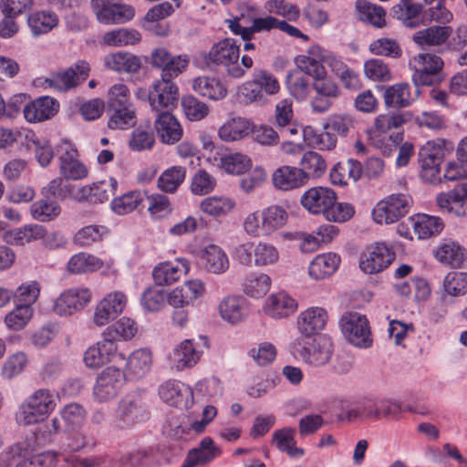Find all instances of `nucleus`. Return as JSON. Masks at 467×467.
Returning a JSON list of instances; mask_svg holds the SVG:
<instances>
[{
    "mask_svg": "<svg viewBox=\"0 0 467 467\" xmlns=\"http://www.w3.org/2000/svg\"><path fill=\"white\" fill-rule=\"evenodd\" d=\"M271 287V278L265 274L249 275L244 285V292L252 297H262Z\"/></svg>",
    "mask_w": 467,
    "mask_h": 467,
    "instance_id": "bf43d9fd",
    "label": "nucleus"
},
{
    "mask_svg": "<svg viewBox=\"0 0 467 467\" xmlns=\"http://www.w3.org/2000/svg\"><path fill=\"white\" fill-rule=\"evenodd\" d=\"M287 86L291 94L297 99H305L310 90V78L300 70L287 76Z\"/></svg>",
    "mask_w": 467,
    "mask_h": 467,
    "instance_id": "69168bd1",
    "label": "nucleus"
},
{
    "mask_svg": "<svg viewBox=\"0 0 467 467\" xmlns=\"http://www.w3.org/2000/svg\"><path fill=\"white\" fill-rule=\"evenodd\" d=\"M59 109V103L50 97H40L23 109L25 119L28 122H40L54 117Z\"/></svg>",
    "mask_w": 467,
    "mask_h": 467,
    "instance_id": "b1692460",
    "label": "nucleus"
},
{
    "mask_svg": "<svg viewBox=\"0 0 467 467\" xmlns=\"http://www.w3.org/2000/svg\"><path fill=\"white\" fill-rule=\"evenodd\" d=\"M189 270L188 261L180 258L173 262H162L156 265L152 271V277L159 286L170 285L180 280Z\"/></svg>",
    "mask_w": 467,
    "mask_h": 467,
    "instance_id": "4be33fe9",
    "label": "nucleus"
},
{
    "mask_svg": "<svg viewBox=\"0 0 467 467\" xmlns=\"http://www.w3.org/2000/svg\"><path fill=\"white\" fill-rule=\"evenodd\" d=\"M296 308V300L283 292L270 296L264 306L265 314L275 318L286 317L292 314Z\"/></svg>",
    "mask_w": 467,
    "mask_h": 467,
    "instance_id": "79ce46f5",
    "label": "nucleus"
},
{
    "mask_svg": "<svg viewBox=\"0 0 467 467\" xmlns=\"http://www.w3.org/2000/svg\"><path fill=\"white\" fill-rule=\"evenodd\" d=\"M159 394L161 399L170 406L187 409L193 402L191 388L181 381L169 380L161 385Z\"/></svg>",
    "mask_w": 467,
    "mask_h": 467,
    "instance_id": "aec40b11",
    "label": "nucleus"
},
{
    "mask_svg": "<svg viewBox=\"0 0 467 467\" xmlns=\"http://www.w3.org/2000/svg\"><path fill=\"white\" fill-rule=\"evenodd\" d=\"M286 211L279 205H271L262 211L249 213L244 221L245 233L253 237L270 235L282 228L287 221Z\"/></svg>",
    "mask_w": 467,
    "mask_h": 467,
    "instance_id": "f257e3e1",
    "label": "nucleus"
},
{
    "mask_svg": "<svg viewBox=\"0 0 467 467\" xmlns=\"http://www.w3.org/2000/svg\"><path fill=\"white\" fill-rule=\"evenodd\" d=\"M221 166L227 173L242 174L251 167V160L239 152L229 153L221 158Z\"/></svg>",
    "mask_w": 467,
    "mask_h": 467,
    "instance_id": "052dcab7",
    "label": "nucleus"
},
{
    "mask_svg": "<svg viewBox=\"0 0 467 467\" xmlns=\"http://www.w3.org/2000/svg\"><path fill=\"white\" fill-rule=\"evenodd\" d=\"M340 257L336 254L327 253L317 255L309 265V275L313 278L324 279L331 275L338 267Z\"/></svg>",
    "mask_w": 467,
    "mask_h": 467,
    "instance_id": "c03bdc74",
    "label": "nucleus"
},
{
    "mask_svg": "<svg viewBox=\"0 0 467 467\" xmlns=\"http://www.w3.org/2000/svg\"><path fill=\"white\" fill-rule=\"evenodd\" d=\"M422 5L414 0H400L392 7L393 16L402 22L406 27L415 28L421 25Z\"/></svg>",
    "mask_w": 467,
    "mask_h": 467,
    "instance_id": "72a5a7b5",
    "label": "nucleus"
},
{
    "mask_svg": "<svg viewBox=\"0 0 467 467\" xmlns=\"http://www.w3.org/2000/svg\"><path fill=\"white\" fill-rule=\"evenodd\" d=\"M395 259V253L385 244L371 245L361 254L359 266L366 274H377L386 269Z\"/></svg>",
    "mask_w": 467,
    "mask_h": 467,
    "instance_id": "4468645a",
    "label": "nucleus"
},
{
    "mask_svg": "<svg viewBox=\"0 0 467 467\" xmlns=\"http://www.w3.org/2000/svg\"><path fill=\"white\" fill-rule=\"evenodd\" d=\"M334 348L329 337L319 336L313 340L309 348H303L300 351L301 358L313 366H323L327 364L333 354Z\"/></svg>",
    "mask_w": 467,
    "mask_h": 467,
    "instance_id": "5701e85b",
    "label": "nucleus"
},
{
    "mask_svg": "<svg viewBox=\"0 0 467 467\" xmlns=\"http://www.w3.org/2000/svg\"><path fill=\"white\" fill-rule=\"evenodd\" d=\"M201 351L197 350L190 339L182 341L170 355L172 365L179 370L192 368L197 364L201 358Z\"/></svg>",
    "mask_w": 467,
    "mask_h": 467,
    "instance_id": "ea45409f",
    "label": "nucleus"
},
{
    "mask_svg": "<svg viewBox=\"0 0 467 467\" xmlns=\"http://www.w3.org/2000/svg\"><path fill=\"white\" fill-rule=\"evenodd\" d=\"M295 432L296 431L292 428H284L275 431L273 434V442L275 443L277 449L286 452L292 458L304 454V450L296 446Z\"/></svg>",
    "mask_w": 467,
    "mask_h": 467,
    "instance_id": "6e6d98bb",
    "label": "nucleus"
},
{
    "mask_svg": "<svg viewBox=\"0 0 467 467\" xmlns=\"http://www.w3.org/2000/svg\"><path fill=\"white\" fill-rule=\"evenodd\" d=\"M154 127L162 143L174 144L182 137V128L177 119L169 111L158 114Z\"/></svg>",
    "mask_w": 467,
    "mask_h": 467,
    "instance_id": "393cba45",
    "label": "nucleus"
},
{
    "mask_svg": "<svg viewBox=\"0 0 467 467\" xmlns=\"http://www.w3.org/2000/svg\"><path fill=\"white\" fill-rule=\"evenodd\" d=\"M253 130L251 119L242 117H234L223 123L218 135L223 141H235L248 136Z\"/></svg>",
    "mask_w": 467,
    "mask_h": 467,
    "instance_id": "f704fd0d",
    "label": "nucleus"
},
{
    "mask_svg": "<svg viewBox=\"0 0 467 467\" xmlns=\"http://www.w3.org/2000/svg\"><path fill=\"white\" fill-rule=\"evenodd\" d=\"M274 186L281 191L298 189L306 184L304 173L298 167L284 165L274 171L272 174Z\"/></svg>",
    "mask_w": 467,
    "mask_h": 467,
    "instance_id": "c756f323",
    "label": "nucleus"
},
{
    "mask_svg": "<svg viewBox=\"0 0 467 467\" xmlns=\"http://www.w3.org/2000/svg\"><path fill=\"white\" fill-rule=\"evenodd\" d=\"M57 454L45 451L28 456L19 445H14L0 454V467H56Z\"/></svg>",
    "mask_w": 467,
    "mask_h": 467,
    "instance_id": "39448f33",
    "label": "nucleus"
},
{
    "mask_svg": "<svg viewBox=\"0 0 467 467\" xmlns=\"http://www.w3.org/2000/svg\"><path fill=\"white\" fill-rule=\"evenodd\" d=\"M436 203L442 213L456 217L467 216V183L441 192L436 197Z\"/></svg>",
    "mask_w": 467,
    "mask_h": 467,
    "instance_id": "dca6fc26",
    "label": "nucleus"
},
{
    "mask_svg": "<svg viewBox=\"0 0 467 467\" xmlns=\"http://www.w3.org/2000/svg\"><path fill=\"white\" fill-rule=\"evenodd\" d=\"M46 229L38 224H29L6 231L3 234L5 243L13 245H24L32 241L44 238Z\"/></svg>",
    "mask_w": 467,
    "mask_h": 467,
    "instance_id": "e433bc0d",
    "label": "nucleus"
},
{
    "mask_svg": "<svg viewBox=\"0 0 467 467\" xmlns=\"http://www.w3.org/2000/svg\"><path fill=\"white\" fill-rule=\"evenodd\" d=\"M124 381V373L114 367L105 368L97 378L93 389L94 398L99 402L114 399Z\"/></svg>",
    "mask_w": 467,
    "mask_h": 467,
    "instance_id": "2eb2a0df",
    "label": "nucleus"
},
{
    "mask_svg": "<svg viewBox=\"0 0 467 467\" xmlns=\"http://www.w3.org/2000/svg\"><path fill=\"white\" fill-rule=\"evenodd\" d=\"M414 233L419 239H427L439 234L444 223L441 218L428 214H418L412 218Z\"/></svg>",
    "mask_w": 467,
    "mask_h": 467,
    "instance_id": "49530a36",
    "label": "nucleus"
},
{
    "mask_svg": "<svg viewBox=\"0 0 467 467\" xmlns=\"http://www.w3.org/2000/svg\"><path fill=\"white\" fill-rule=\"evenodd\" d=\"M143 419V410L136 400L122 399L119 403L118 416L114 427L123 430L135 425Z\"/></svg>",
    "mask_w": 467,
    "mask_h": 467,
    "instance_id": "2f4dec72",
    "label": "nucleus"
},
{
    "mask_svg": "<svg viewBox=\"0 0 467 467\" xmlns=\"http://www.w3.org/2000/svg\"><path fill=\"white\" fill-rule=\"evenodd\" d=\"M59 173L66 180H81L88 175V169L78 159V150L68 140H61L57 146Z\"/></svg>",
    "mask_w": 467,
    "mask_h": 467,
    "instance_id": "9b49d317",
    "label": "nucleus"
},
{
    "mask_svg": "<svg viewBox=\"0 0 467 467\" xmlns=\"http://www.w3.org/2000/svg\"><path fill=\"white\" fill-rule=\"evenodd\" d=\"M189 62L188 56H173L164 47H157L150 53L151 66L161 69V78L166 80L177 78L186 69Z\"/></svg>",
    "mask_w": 467,
    "mask_h": 467,
    "instance_id": "f8f14e48",
    "label": "nucleus"
},
{
    "mask_svg": "<svg viewBox=\"0 0 467 467\" xmlns=\"http://www.w3.org/2000/svg\"><path fill=\"white\" fill-rule=\"evenodd\" d=\"M90 67L85 60H79L64 70L54 73L46 78L45 83L57 90L67 91L85 81L89 76Z\"/></svg>",
    "mask_w": 467,
    "mask_h": 467,
    "instance_id": "ddd939ff",
    "label": "nucleus"
},
{
    "mask_svg": "<svg viewBox=\"0 0 467 467\" xmlns=\"http://www.w3.org/2000/svg\"><path fill=\"white\" fill-rule=\"evenodd\" d=\"M434 255L440 262L452 267H462L466 261L465 248L452 241L445 242L437 247Z\"/></svg>",
    "mask_w": 467,
    "mask_h": 467,
    "instance_id": "a18cd8bd",
    "label": "nucleus"
},
{
    "mask_svg": "<svg viewBox=\"0 0 467 467\" xmlns=\"http://www.w3.org/2000/svg\"><path fill=\"white\" fill-rule=\"evenodd\" d=\"M327 317V313L324 308L309 307L299 315L298 329L306 337H311L325 327Z\"/></svg>",
    "mask_w": 467,
    "mask_h": 467,
    "instance_id": "7c9ffc66",
    "label": "nucleus"
},
{
    "mask_svg": "<svg viewBox=\"0 0 467 467\" xmlns=\"http://www.w3.org/2000/svg\"><path fill=\"white\" fill-rule=\"evenodd\" d=\"M363 173L361 163L348 159L337 162L330 171V180L333 184L348 185L356 182Z\"/></svg>",
    "mask_w": 467,
    "mask_h": 467,
    "instance_id": "473e14b6",
    "label": "nucleus"
},
{
    "mask_svg": "<svg viewBox=\"0 0 467 467\" xmlns=\"http://www.w3.org/2000/svg\"><path fill=\"white\" fill-rule=\"evenodd\" d=\"M154 133L150 126L136 128L130 138L129 146L131 150L141 151L150 150L154 145Z\"/></svg>",
    "mask_w": 467,
    "mask_h": 467,
    "instance_id": "680f3d73",
    "label": "nucleus"
},
{
    "mask_svg": "<svg viewBox=\"0 0 467 467\" xmlns=\"http://www.w3.org/2000/svg\"><path fill=\"white\" fill-rule=\"evenodd\" d=\"M143 194L138 191L125 193L112 201V210L118 214L130 213L143 202Z\"/></svg>",
    "mask_w": 467,
    "mask_h": 467,
    "instance_id": "e2e57ef3",
    "label": "nucleus"
},
{
    "mask_svg": "<svg viewBox=\"0 0 467 467\" xmlns=\"http://www.w3.org/2000/svg\"><path fill=\"white\" fill-rule=\"evenodd\" d=\"M411 202L407 194H391L377 203L372 211L373 219L379 224L396 223L409 213Z\"/></svg>",
    "mask_w": 467,
    "mask_h": 467,
    "instance_id": "423d86ee",
    "label": "nucleus"
},
{
    "mask_svg": "<svg viewBox=\"0 0 467 467\" xmlns=\"http://www.w3.org/2000/svg\"><path fill=\"white\" fill-rule=\"evenodd\" d=\"M28 26L35 36L47 34L58 25V17L52 12H36L27 18Z\"/></svg>",
    "mask_w": 467,
    "mask_h": 467,
    "instance_id": "5fc2aeb1",
    "label": "nucleus"
},
{
    "mask_svg": "<svg viewBox=\"0 0 467 467\" xmlns=\"http://www.w3.org/2000/svg\"><path fill=\"white\" fill-rule=\"evenodd\" d=\"M220 447L216 446L210 437L203 438L199 446L191 450L181 467H195L204 465L221 454Z\"/></svg>",
    "mask_w": 467,
    "mask_h": 467,
    "instance_id": "c85d7f7f",
    "label": "nucleus"
},
{
    "mask_svg": "<svg viewBox=\"0 0 467 467\" xmlns=\"http://www.w3.org/2000/svg\"><path fill=\"white\" fill-rule=\"evenodd\" d=\"M339 229L332 224H323L317 227V236L309 235L301 244L300 249L304 253H311L317 249L319 244L330 243L338 234Z\"/></svg>",
    "mask_w": 467,
    "mask_h": 467,
    "instance_id": "09e8293b",
    "label": "nucleus"
},
{
    "mask_svg": "<svg viewBox=\"0 0 467 467\" xmlns=\"http://www.w3.org/2000/svg\"><path fill=\"white\" fill-rule=\"evenodd\" d=\"M221 317L231 324H237L248 316L247 301L241 296H225L218 306Z\"/></svg>",
    "mask_w": 467,
    "mask_h": 467,
    "instance_id": "cd10ccee",
    "label": "nucleus"
},
{
    "mask_svg": "<svg viewBox=\"0 0 467 467\" xmlns=\"http://www.w3.org/2000/svg\"><path fill=\"white\" fill-rule=\"evenodd\" d=\"M145 93L151 109L158 112L169 111L175 107L179 99L177 85L172 80L161 78L155 81Z\"/></svg>",
    "mask_w": 467,
    "mask_h": 467,
    "instance_id": "9d476101",
    "label": "nucleus"
},
{
    "mask_svg": "<svg viewBox=\"0 0 467 467\" xmlns=\"http://www.w3.org/2000/svg\"><path fill=\"white\" fill-rule=\"evenodd\" d=\"M151 362L152 358L150 350L146 348L138 349L130 356L127 368L134 376L140 378L149 371Z\"/></svg>",
    "mask_w": 467,
    "mask_h": 467,
    "instance_id": "13d9d810",
    "label": "nucleus"
},
{
    "mask_svg": "<svg viewBox=\"0 0 467 467\" xmlns=\"http://www.w3.org/2000/svg\"><path fill=\"white\" fill-rule=\"evenodd\" d=\"M342 332L347 339L359 348H368L372 344L370 327L366 316L351 312L342 317Z\"/></svg>",
    "mask_w": 467,
    "mask_h": 467,
    "instance_id": "6e6552de",
    "label": "nucleus"
},
{
    "mask_svg": "<svg viewBox=\"0 0 467 467\" xmlns=\"http://www.w3.org/2000/svg\"><path fill=\"white\" fill-rule=\"evenodd\" d=\"M299 171L304 173V180L306 184L311 179L322 177L327 168L324 157L314 150L306 151L299 161Z\"/></svg>",
    "mask_w": 467,
    "mask_h": 467,
    "instance_id": "4c0bfd02",
    "label": "nucleus"
},
{
    "mask_svg": "<svg viewBox=\"0 0 467 467\" xmlns=\"http://www.w3.org/2000/svg\"><path fill=\"white\" fill-rule=\"evenodd\" d=\"M452 34L449 26H431L417 31L412 40L421 48H432L445 44Z\"/></svg>",
    "mask_w": 467,
    "mask_h": 467,
    "instance_id": "bb28decb",
    "label": "nucleus"
},
{
    "mask_svg": "<svg viewBox=\"0 0 467 467\" xmlns=\"http://www.w3.org/2000/svg\"><path fill=\"white\" fill-rule=\"evenodd\" d=\"M417 63L412 80L415 86H431L442 79V59L434 54L422 53L414 57Z\"/></svg>",
    "mask_w": 467,
    "mask_h": 467,
    "instance_id": "1a4fd4ad",
    "label": "nucleus"
},
{
    "mask_svg": "<svg viewBox=\"0 0 467 467\" xmlns=\"http://www.w3.org/2000/svg\"><path fill=\"white\" fill-rule=\"evenodd\" d=\"M103 266V261L96 255L78 253L74 254L67 262V270L72 274L92 273Z\"/></svg>",
    "mask_w": 467,
    "mask_h": 467,
    "instance_id": "de8ad7c7",
    "label": "nucleus"
},
{
    "mask_svg": "<svg viewBox=\"0 0 467 467\" xmlns=\"http://www.w3.org/2000/svg\"><path fill=\"white\" fill-rule=\"evenodd\" d=\"M182 106L185 116L191 121H198L209 114V107L192 95L184 96Z\"/></svg>",
    "mask_w": 467,
    "mask_h": 467,
    "instance_id": "0e129e2a",
    "label": "nucleus"
},
{
    "mask_svg": "<svg viewBox=\"0 0 467 467\" xmlns=\"http://www.w3.org/2000/svg\"><path fill=\"white\" fill-rule=\"evenodd\" d=\"M56 400L55 393L48 389H40L35 391L21 405L17 420L24 425L43 421L55 410Z\"/></svg>",
    "mask_w": 467,
    "mask_h": 467,
    "instance_id": "f03ea898",
    "label": "nucleus"
},
{
    "mask_svg": "<svg viewBox=\"0 0 467 467\" xmlns=\"http://www.w3.org/2000/svg\"><path fill=\"white\" fill-rule=\"evenodd\" d=\"M444 291L452 296L467 294V273L450 272L443 280Z\"/></svg>",
    "mask_w": 467,
    "mask_h": 467,
    "instance_id": "338daca9",
    "label": "nucleus"
},
{
    "mask_svg": "<svg viewBox=\"0 0 467 467\" xmlns=\"http://www.w3.org/2000/svg\"><path fill=\"white\" fill-rule=\"evenodd\" d=\"M358 18L377 28L386 26V11L385 9L368 0H357L355 4Z\"/></svg>",
    "mask_w": 467,
    "mask_h": 467,
    "instance_id": "58836bf2",
    "label": "nucleus"
},
{
    "mask_svg": "<svg viewBox=\"0 0 467 467\" xmlns=\"http://www.w3.org/2000/svg\"><path fill=\"white\" fill-rule=\"evenodd\" d=\"M193 90L202 97L213 100H220L227 95V88L223 82L216 78L202 76L194 78Z\"/></svg>",
    "mask_w": 467,
    "mask_h": 467,
    "instance_id": "a19ab883",
    "label": "nucleus"
},
{
    "mask_svg": "<svg viewBox=\"0 0 467 467\" xmlns=\"http://www.w3.org/2000/svg\"><path fill=\"white\" fill-rule=\"evenodd\" d=\"M32 316V306L19 304L5 316V323L10 329L17 331L28 323Z\"/></svg>",
    "mask_w": 467,
    "mask_h": 467,
    "instance_id": "774afa93",
    "label": "nucleus"
},
{
    "mask_svg": "<svg viewBox=\"0 0 467 467\" xmlns=\"http://www.w3.org/2000/svg\"><path fill=\"white\" fill-rule=\"evenodd\" d=\"M127 303L122 292L108 294L96 306L93 321L98 327H103L114 320L124 309Z\"/></svg>",
    "mask_w": 467,
    "mask_h": 467,
    "instance_id": "f3484780",
    "label": "nucleus"
},
{
    "mask_svg": "<svg viewBox=\"0 0 467 467\" xmlns=\"http://www.w3.org/2000/svg\"><path fill=\"white\" fill-rule=\"evenodd\" d=\"M239 47L233 38H224L214 44L204 56V61L209 67L222 66L228 76L242 78L245 71L239 65Z\"/></svg>",
    "mask_w": 467,
    "mask_h": 467,
    "instance_id": "7ed1b4c3",
    "label": "nucleus"
},
{
    "mask_svg": "<svg viewBox=\"0 0 467 467\" xmlns=\"http://www.w3.org/2000/svg\"><path fill=\"white\" fill-rule=\"evenodd\" d=\"M102 40L109 47H123L138 44L141 40V36L133 28H117L106 32Z\"/></svg>",
    "mask_w": 467,
    "mask_h": 467,
    "instance_id": "8fccbe9b",
    "label": "nucleus"
},
{
    "mask_svg": "<svg viewBox=\"0 0 467 467\" xmlns=\"http://www.w3.org/2000/svg\"><path fill=\"white\" fill-rule=\"evenodd\" d=\"M420 94L419 87H415V95L410 91V86L405 83L395 84L389 87L384 93V101L387 106L405 108L409 106Z\"/></svg>",
    "mask_w": 467,
    "mask_h": 467,
    "instance_id": "37998d69",
    "label": "nucleus"
},
{
    "mask_svg": "<svg viewBox=\"0 0 467 467\" xmlns=\"http://www.w3.org/2000/svg\"><path fill=\"white\" fill-rule=\"evenodd\" d=\"M445 141L442 140L426 142L419 150L418 161L420 166V178L428 183L441 182V164L444 158Z\"/></svg>",
    "mask_w": 467,
    "mask_h": 467,
    "instance_id": "20e7f679",
    "label": "nucleus"
},
{
    "mask_svg": "<svg viewBox=\"0 0 467 467\" xmlns=\"http://www.w3.org/2000/svg\"><path fill=\"white\" fill-rule=\"evenodd\" d=\"M337 201L336 192L327 187H312L301 196V204L314 214H325L327 210Z\"/></svg>",
    "mask_w": 467,
    "mask_h": 467,
    "instance_id": "6ab92c4d",
    "label": "nucleus"
},
{
    "mask_svg": "<svg viewBox=\"0 0 467 467\" xmlns=\"http://www.w3.org/2000/svg\"><path fill=\"white\" fill-rule=\"evenodd\" d=\"M117 186V180L109 178L108 181H101L85 186L82 192L90 202H104L115 194Z\"/></svg>",
    "mask_w": 467,
    "mask_h": 467,
    "instance_id": "603ef678",
    "label": "nucleus"
},
{
    "mask_svg": "<svg viewBox=\"0 0 467 467\" xmlns=\"http://www.w3.org/2000/svg\"><path fill=\"white\" fill-rule=\"evenodd\" d=\"M105 67L118 72L137 73L141 67V59L131 53L119 51L104 57Z\"/></svg>",
    "mask_w": 467,
    "mask_h": 467,
    "instance_id": "c9c22d12",
    "label": "nucleus"
},
{
    "mask_svg": "<svg viewBox=\"0 0 467 467\" xmlns=\"http://www.w3.org/2000/svg\"><path fill=\"white\" fill-rule=\"evenodd\" d=\"M91 299L88 288H70L63 292L56 300L54 310L60 316H70L85 307Z\"/></svg>",
    "mask_w": 467,
    "mask_h": 467,
    "instance_id": "a211bd4d",
    "label": "nucleus"
},
{
    "mask_svg": "<svg viewBox=\"0 0 467 467\" xmlns=\"http://www.w3.org/2000/svg\"><path fill=\"white\" fill-rule=\"evenodd\" d=\"M108 127L110 130H127L135 125L137 116L134 107L108 109Z\"/></svg>",
    "mask_w": 467,
    "mask_h": 467,
    "instance_id": "3c124183",
    "label": "nucleus"
},
{
    "mask_svg": "<svg viewBox=\"0 0 467 467\" xmlns=\"http://www.w3.org/2000/svg\"><path fill=\"white\" fill-rule=\"evenodd\" d=\"M204 283L199 279L189 280L168 293V304L172 307H186L202 296Z\"/></svg>",
    "mask_w": 467,
    "mask_h": 467,
    "instance_id": "412c9836",
    "label": "nucleus"
},
{
    "mask_svg": "<svg viewBox=\"0 0 467 467\" xmlns=\"http://www.w3.org/2000/svg\"><path fill=\"white\" fill-rule=\"evenodd\" d=\"M203 268L211 274L222 275L230 265L225 252L216 244H208L200 251L199 254Z\"/></svg>",
    "mask_w": 467,
    "mask_h": 467,
    "instance_id": "a878e982",
    "label": "nucleus"
},
{
    "mask_svg": "<svg viewBox=\"0 0 467 467\" xmlns=\"http://www.w3.org/2000/svg\"><path fill=\"white\" fill-rule=\"evenodd\" d=\"M90 5L97 20L103 25L124 24L135 15L134 8L121 0H91Z\"/></svg>",
    "mask_w": 467,
    "mask_h": 467,
    "instance_id": "0eeeda50",
    "label": "nucleus"
},
{
    "mask_svg": "<svg viewBox=\"0 0 467 467\" xmlns=\"http://www.w3.org/2000/svg\"><path fill=\"white\" fill-rule=\"evenodd\" d=\"M235 206L234 200L223 196H212L203 199L200 203L202 213L213 216L222 217L227 215Z\"/></svg>",
    "mask_w": 467,
    "mask_h": 467,
    "instance_id": "864d4df0",
    "label": "nucleus"
},
{
    "mask_svg": "<svg viewBox=\"0 0 467 467\" xmlns=\"http://www.w3.org/2000/svg\"><path fill=\"white\" fill-rule=\"evenodd\" d=\"M186 170L182 166H172L165 170L158 179V187L165 192L172 193L185 179Z\"/></svg>",
    "mask_w": 467,
    "mask_h": 467,
    "instance_id": "4d7b16f0",
    "label": "nucleus"
}]
</instances>
